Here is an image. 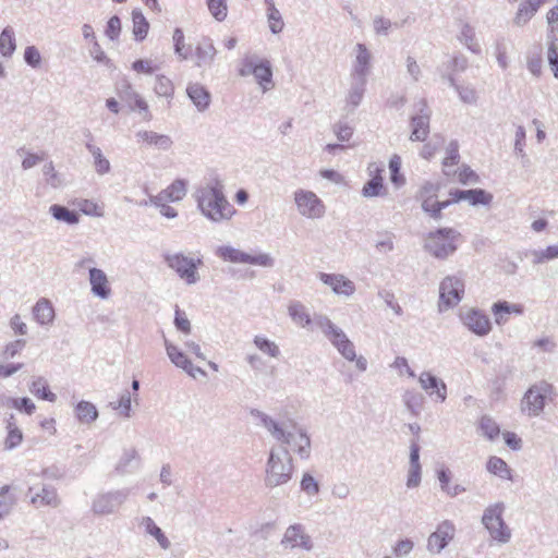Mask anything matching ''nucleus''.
<instances>
[{
  "mask_svg": "<svg viewBox=\"0 0 558 558\" xmlns=\"http://www.w3.org/2000/svg\"><path fill=\"white\" fill-rule=\"evenodd\" d=\"M194 197L202 215L213 222L228 221L235 214L234 207L229 203L219 184H207L197 189Z\"/></svg>",
  "mask_w": 558,
  "mask_h": 558,
  "instance_id": "obj_1",
  "label": "nucleus"
},
{
  "mask_svg": "<svg viewBox=\"0 0 558 558\" xmlns=\"http://www.w3.org/2000/svg\"><path fill=\"white\" fill-rule=\"evenodd\" d=\"M252 414L260 421V424L277 440L292 448V450L303 460H307L311 456V439L303 428L296 432L287 430L283 424L278 423L266 413L254 410Z\"/></svg>",
  "mask_w": 558,
  "mask_h": 558,
  "instance_id": "obj_2",
  "label": "nucleus"
},
{
  "mask_svg": "<svg viewBox=\"0 0 558 558\" xmlns=\"http://www.w3.org/2000/svg\"><path fill=\"white\" fill-rule=\"evenodd\" d=\"M293 459L286 447L271 448L265 469V486L275 488L286 485L292 478Z\"/></svg>",
  "mask_w": 558,
  "mask_h": 558,
  "instance_id": "obj_3",
  "label": "nucleus"
},
{
  "mask_svg": "<svg viewBox=\"0 0 558 558\" xmlns=\"http://www.w3.org/2000/svg\"><path fill=\"white\" fill-rule=\"evenodd\" d=\"M314 326L322 331L343 359L353 362L355 345L340 327L333 324L325 314L314 315Z\"/></svg>",
  "mask_w": 558,
  "mask_h": 558,
  "instance_id": "obj_4",
  "label": "nucleus"
},
{
  "mask_svg": "<svg viewBox=\"0 0 558 558\" xmlns=\"http://www.w3.org/2000/svg\"><path fill=\"white\" fill-rule=\"evenodd\" d=\"M461 240V233L453 228H439L427 234L424 248L435 258L446 259L452 255Z\"/></svg>",
  "mask_w": 558,
  "mask_h": 558,
  "instance_id": "obj_5",
  "label": "nucleus"
},
{
  "mask_svg": "<svg viewBox=\"0 0 558 558\" xmlns=\"http://www.w3.org/2000/svg\"><path fill=\"white\" fill-rule=\"evenodd\" d=\"M505 505L497 502L488 506L483 513L482 523L490 537L499 544H507L511 539V530L502 519Z\"/></svg>",
  "mask_w": 558,
  "mask_h": 558,
  "instance_id": "obj_6",
  "label": "nucleus"
},
{
  "mask_svg": "<svg viewBox=\"0 0 558 558\" xmlns=\"http://www.w3.org/2000/svg\"><path fill=\"white\" fill-rule=\"evenodd\" d=\"M165 262L186 284L192 286L199 281L197 268L203 264L201 258H192L183 253H174L165 255Z\"/></svg>",
  "mask_w": 558,
  "mask_h": 558,
  "instance_id": "obj_7",
  "label": "nucleus"
},
{
  "mask_svg": "<svg viewBox=\"0 0 558 558\" xmlns=\"http://www.w3.org/2000/svg\"><path fill=\"white\" fill-rule=\"evenodd\" d=\"M293 201L301 217L316 220L323 218L326 214L324 202L313 191L298 189L293 193Z\"/></svg>",
  "mask_w": 558,
  "mask_h": 558,
  "instance_id": "obj_8",
  "label": "nucleus"
},
{
  "mask_svg": "<svg viewBox=\"0 0 558 558\" xmlns=\"http://www.w3.org/2000/svg\"><path fill=\"white\" fill-rule=\"evenodd\" d=\"M129 496V489H117L100 492L92 499L90 510L93 514L105 517L116 513L125 502Z\"/></svg>",
  "mask_w": 558,
  "mask_h": 558,
  "instance_id": "obj_9",
  "label": "nucleus"
},
{
  "mask_svg": "<svg viewBox=\"0 0 558 558\" xmlns=\"http://www.w3.org/2000/svg\"><path fill=\"white\" fill-rule=\"evenodd\" d=\"M553 393V386L546 381H539L532 385L521 401V411L529 416H538L544 408L546 400Z\"/></svg>",
  "mask_w": 558,
  "mask_h": 558,
  "instance_id": "obj_10",
  "label": "nucleus"
},
{
  "mask_svg": "<svg viewBox=\"0 0 558 558\" xmlns=\"http://www.w3.org/2000/svg\"><path fill=\"white\" fill-rule=\"evenodd\" d=\"M463 295V278L456 275L445 277L439 284V311L444 312L454 307L462 301Z\"/></svg>",
  "mask_w": 558,
  "mask_h": 558,
  "instance_id": "obj_11",
  "label": "nucleus"
},
{
  "mask_svg": "<svg viewBox=\"0 0 558 558\" xmlns=\"http://www.w3.org/2000/svg\"><path fill=\"white\" fill-rule=\"evenodd\" d=\"M281 546L288 550L312 551L314 543L304 525L294 523L289 525L281 538Z\"/></svg>",
  "mask_w": 558,
  "mask_h": 558,
  "instance_id": "obj_12",
  "label": "nucleus"
},
{
  "mask_svg": "<svg viewBox=\"0 0 558 558\" xmlns=\"http://www.w3.org/2000/svg\"><path fill=\"white\" fill-rule=\"evenodd\" d=\"M456 533L454 523L451 520H442L427 537V551L432 555L440 554L454 539Z\"/></svg>",
  "mask_w": 558,
  "mask_h": 558,
  "instance_id": "obj_13",
  "label": "nucleus"
},
{
  "mask_svg": "<svg viewBox=\"0 0 558 558\" xmlns=\"http://www.w3.org/2000/svg\"><path fill=\"white\" fill-rule=\"evenodd\" d=\"M416 113L411 118L412 132L410 140L423 142L429 133L430 110L425 99L415 104Z\"/></svg>",
  "mask_w": 558,
  "mask_h": 558,
  "instance_id": "obj_14",
  "label": "nucleus"
},
{
  "mask_svg": "<svg viewBox=\"0 0 558 558\" xmlns=\"http://www.w3.org/2000/svg\"><path fill=\"white\" fill-rule=\"evenodd\" d=\"M462 324L473 333L480 337L488 335L492 330V324L488 316L482 311L471 307L460 312Z\"/></svg>",
  "mask_w": 558,
  "mask_h": 558,
  "instance_id": "obj_15",
  "label": "nucleus"
},
{
  "mask_svg": "<svg viewBox=\"0 0 558 558\" xmlns=\"http://www.w3.org/2000/svg\"><path fill=\"white\" fill-rule=\"evenodd\" d=\"M318 278L339 296L350 298L356 290L354 282L342 274L319 272Z\"/></svg>",
  "mask_w": 558,
  "mask_h": 558,
  "instance_id": "obj_16",
  "label": "nucleus"
},
{
  "mask_svg": "<svg viewBox=\"0 0 558 558\" xmlns=\"http://www.w3.org/2000/svg\"><path fill=\"white\" fill-rule=\"evenodd\" d=\"M354 60L352 62L350 77L367 80L372 68V53L364 44H356L353 48Z\"/></svg>",
  "mask_w": 558,
  "mask_h": 558,
  "instance_id": "obj_17",
  "label": "nucleus"
},
{
  "mask_svg": "<svg viewBox=\"0 0 558 558\" xmlns=\"http://www.w3.org/2000/svg\"><path fill=\"white\" fill-rule=\"evenodd\" d=\"M165 347L168 357L177 367L182 368L193 378H196L197 375H205L201 367L194 366L185 353L167 339L165 340Z\"/></svg>",
  "mask_w": 558,
  "mask_h": 558,
  "instance_id": "obj_18",
  "label": "nucleus"
},
{
  "mask_svg": "<svg viewBox=\"0 0 558 558\" xmlns=\"http://www.w3.org/2000/svg\"><path fill=\"white\" fill-rule=\"evenodd\" d=\"M88 281L90 284V292L93 295L107 300L111 295V287L108 276L102 269L90 267L88 269Z\"/></svg>",
  "mask_w": 558,
  "mask_h": 558,
  "instance_id": "obj_19",
  "label": "nucleus"
},
{
  "mask_svg": "<svg viewBox=\"0 0 558 558\" xmlns=\"http://www.w3.org/2000/svg\"><path fill=\"white\" fill-rule=\"evenodd\" d=\"M135 138L138 144L154 147L159 150H169L173 145L169 135L159 134L151 130H138L135 133Z\"/></svg>",
  "mask_w": 558,
  "mask_h": 558,
  "instance_id": "obj_20",
  "label": "nucleus"
},
{
  "mask_svg": "<svg viewBox=\"0 0 558 558\" xmlns=\"http://www.w3.org/2000/svg\"><path fill=\"white\" fill-rule=\"evenodd\" d=\"M454 203L466 201L472 206H488L493 201V194L483 189L454 190L450 192Z\"/></svg>",
  "mask_w": 558,
  "mask_h": 558,
  "instance_id": "obj_21",
  "label": "nucleus"
},
{
  "mask_svg": "<svg viewBox=\"0 0 558 558\" xmlns=\"http://www.w3.org/2000/svg\"><path fill=\"white\" fill-rule=\"evenodd\" d=\"M186 95L198 112H205L211 102V94L201 83H190L186 87Z\"/></svg>",
  "mask_w": 558,
  "mask_h": 558,
  "instance_id": "obj_22",
  "label": "nucleus"
},
{
  "mask_svg": "<svg viewBox=\"0 0 558 558\" xmlns=\"http://www.w3.org/2000/svg\"><path fill=\"white\" fill-rule=\"evenodd\" d=\"M367 80L350 77V87L345 97V106L349 112H353L362 102Z\"/></svg>",
  "mask_w": 558,
  "mask_h": 558,
  "instance_id": "obj_23",
  "label": "nucleus"
},
{
  "mask_svg": "<svg viewBox=\"0 0 558 558\" xmlns=\"http://www.w3.org/2000/svg\"><path fill=\"white\" fill-rule=\"evenodd\" d=\"M418 383H420L422 389H424L426 391L432 390L430 395L435 393L437 400H439L440 402H444L446 400V398H447L446 384L441 379L434 376L432 373H429V372L421 373V375L418 377Z\"/></svg>",
  "mask_w": 558,
  "mask_h": 558,
  "instance_id": "obj_24",
  "label": "nucleus"
},
{
  "mask_svg": "<svg viewBox=\"0 0 558 558\" xmlns=\"http://www.w3.org/2000/svg\"><path fill=\"white\" fill-rule=\"evenodd\" d=\"M547 0H522L519 4L513 23L517 26L525 25Z\"/></svg>",
  "mask_w": 558,
  "mask_h": 558,
  "instance_id": "obj_25",
  "label": "nucleus"
},
{
  "mask_svg": "<svg viewBox=\"0 0 558 558\" xmlns=\"http://www.w3.org/2000/svg\"><path fill=\"white\" fill-rule=\"evenodd\" d=\"M288 315L301 328H310L314 324V317H311L307 307L300 301H291L288 304Z\"/></svg>",
  "mask_w": 558,
  "mask_h": 558,
  "instance_id": "obj_26",
  "label": "nucleus"
},
{
  "mask_svg": "<svg viewBox=\"0 0 558 558\" xmlns=\"http://www.w3.org/2000/svg\"><path fill=\"white\" fill-rule=\"evenodd\" d=\"M254 77L264 93L272 89L275 86L272 80V68L270 62L266 59L259 58L255 68Z\"/></svg>",
  "mask_w": 558,
  "mask_h": 558,
  "instance_id": "obj_27",
  "label": "nucleus"
},
{
  "mask_svg": "<svg viewBox=\"0 0 558 558\" xmlns=\"http://www.w3.org/2000/svg\"><path fill=\"white\" fill-rule=\"evenodd\" d=\"M33 317L40 326L52 324L54 319V308L52 303L48 299H39L33 306Z\"/></svg>",
  "mask_w": 558,
  "mask_h": 558,
  "instance_id": "obj_28",
  "label": "nucleus"
},
{
  "mask_svg": "<svg viewBox=\"0 0 558 558\" xmlns=\"http://www.w3.org/2000/svg\"><path fill=\"white\" fill-rule=\"evenodd\" d=\"M217 54L213 40L210 38H203L195 48L196 65H210Z\"/></svg>",
  "mask_w": 558,
  "mask_h": 558,
  "instance_id": "obj_29",
  "label": "nucleus"
},
{
  "mask_svg": "<svg viewBox=\"0 0 558 558\" xmlns=\"http://www.w3.org/2000/svg\"><path fill=\"white\" fill-rule=\"evenodd\" d=\"M31 502L35 507L49 506L56 508L60 505L57 489L52 486H43V488L32 495Z\"/></svg>",
  "mask_w": 558,
  "mask_h": 558,
  "instance_id": "obj_30",
  "label": "nucleus"
},
{
  "mask_svg": "<svg viewBox=\"0 0 558 558\" xmlns=\"http://www.w3.org/2000/svg\"><path fill=\"white\" fill-rule=\"evenodd\" d=\"M85 147L94 159L93 167L96 173L99 175L109 173L111 170L110 161L102 155L101 149L90 141L85 144Z\"/></svg>",
  "mask_w": 558,
  "mask_h": 558,
  "instance_id": "obj_31",
  "label": "nucleus"
},
{
  "mask_svg": "<svg viewBox=\"0 0 558 558\" xmlns=\"http://www.w3.org/2000/svg\"><path fill=\"white\" fill-rule=\"evenodd\" d=\"M49 214L59 222L68 226H75L80 222V215L75 210L59 204H53L49 207Z\"/></svg>",
  "mask_w": 558,
  "mask_h": 558,
  "instance_id": "obj_32",
  "label": "nucleus"
},
{
  "mask_svg": "<svg viewBox=\"0 0 558 558\" xmlns=\"http://www.w3.org/2000/svg\"><path fill=\"white\" fill-rule=\"evenodd\" d=\"M141 525L144 526L145 532L147 534L155 537V539L157 541V543L159 544V546L162 549L166 550V549L170 548V546H171L170 541L165 535V533L161 531V529L159 526H157V524L150 517H144L142 519Z\"/></svg>",
  "mask_w": 558,
  "mask_h": 558,
  "instance_id": "obj_33",
  "label": "nucleus"
},
{
  "mask_svg": "<svg viewBox=\"0 0 558 558\" xmlns=\"http://www.w3.org/2000/svg\"><path fill=\"white\" fill-rule=\"evenodd\" d=\"M218 257L235 264H247L248 253L242 252L231 245L219 246L216 251Z\"/></svg>",
  "mask_w": 558,
  "mask_h": 558,
  "instance_id": "obj_34",
  "label": "nucleus"
},
{
  "mask_svg": "<svg viewBox=\"0 0 558 558\" xmlns=\"http://www.w3.org/2000/svg\"><path fill=\"white\" fill-rule=\"evenodd\" d=\"M75 415L82 424H92L98 418V410L92 402L82 400L75 407Z\"/></svg>",
  "mask_w": 558,
  "mask_h": 558,
  "instance_id": "obj_35",
  "label": "nucleus"
},
{
  "mask_svg": "<svg viewBox=\"0 0 558 558\" xmlns=\"http://www.w3.org/2000/svg\"><path fill=\"white\" fill-rule=\"evenodd\" d=\"M450 475L451 473L448 469H441L437 473V478L439 481L441 490L450 497H456L459 494L465 492V488L459 484H452V482H450Z\"/></svg>",
  "mask_w": 558,
  "mask_h": 558,
  "instance_id": "obj_36",
  "label": "nucleus"
},
{
  "mask_svg": "<svg viewBox=\"0 0 558 558\" xmlns=\"http://www.w3.org/2000/svg\"><path fill=\"white\" fill-rule=\"evenodd\" d=\"M29 391L35 397L49 402H54L57 400L56 393L49 390L47 380L44 377H37L34 379L29 385Z\"/></svg>",
  "mask_w": 558,
  "mask_h": 558,
  "instance_id": "obj_37",
  "label": "nucleus"
},
{
  "mask_svg": "<svg viewBox=\"0 0 558 558\" xmlns=\"http://www.w3.org/2000/svg\"><path fill=\"white\" fill-rule=\"evenodd\" d=\"M493 313L496 316V323L501 324L504 320V314H523V306L521 304H513L507 301H499L494 303L492 307Z\"/></svg>",
  "mask_w": 558,
  "mask_h": 558,
  "instance_id": "obj_38",
  "label": "nucleus"
},
{
  "mask_svg": "<svg viewBox=\"0 0 558 558\" xmlns=\"http://www.w3.org/2000/svg\"><path fill=\"white\" fill-rule=\"evenodd\" d=\"M253 343L257 350H259L263 354L271 357L279 359L280 356V348L279 345L268 338L257 335L253 339Z\"/></svg>",
  "mask_w": 558,
  "mask_h": 558,
  "instance_id": "obj_39",
  "label": "nucleus"
},
{
  "mask_svg": "<svg viewBox=\"0 0 558 558\" xmlns=\"http://www.w3.org/2000/svg\"><path fill=\"white\" fill-rule=\"evenodd\" d=\"M133 34L136 40H144L148 34L149 23L140 9L132 11Z\"/></svg>",
  "mask_w": 558,
  "mask_h": 558,
  "instance_id": "obj_40",
  "label": "nucleus"
},
{
  "mask_svg": "<svg viewBox=\"0 0 558 558\" xmlns=\"http://www.w3.org/2000/svg\"><path fill=\"white\" fill-rule=\"evenodd\" d=\"M154 92L158 97H165L171 100L174 95V85L169 77L159 74L155 80Z\"/></svg>",
  "mask_w": 558,
  "mask_h": 558,
  "instance_id": "obj_41",
  "label": "nucleus"
},
{
  "mask_svg": "<svg viewBox=\"0 0 558 558\" xmlns=\"http://www.w3.org/2000/svg\"><path fill=\"white\" fill-rule=\"evenodd\" d=\"M15 48L14 31L11 26H7L0 34V52L3 57H10Z\"/></svg>",
  "mask_w": 558,
  "mask_h": 558,
  "instance_id": "obj_42",
  "label": "nucleus"
},
{
  "mask_svg": "<svg viewBox=\"0 0 558 558\" xmlns=\"http://www.w3.org/2000/svg\"><path fill=\"white\" fill-rule=\"evenodd\" d=\"M486 469L489 473L499 476L502 480L511 478V470L501 458L490 457L487 461Z\"/></svg>",
  "mask_w": 558,
  "mask_h": 558,
  "instance_id": "obj_43",
  "label": "nucleus"
},
{
  "mask_svg": "<svg viewBox=\"0 0 558 558\" xmlns=\"http://www.w3.org/2000/svg\"><path fill=\"white\" fill-rule=\"evenodd\" d=\"M478 428L482 435L489 440L496 439L500 434L499 425L489 415H483L480 420Z\"/></svg>",
  "mask_w": 558,
  "mask_h": 558,
  "instance_id": "obj_44",
  "label": "nucleus"
},
{
  "mask_svg": "<svg viewBox=\"0 0 558 558\" xmlns=\"http://www.w3.org/2000/svg\"><path fill=\"white\" fill-rule=\"evenodd\" d=\"M187 182L182 179L174 180L166 190L169 202H179L186 195Z\"/></svg>",
  "mask_w": 558,
  "mask_h": 558,
  "instance_id": "obj_45",
  "label": "nucleus"
},
{
  "mask_svg": "<svg viewBox=\"0 0 558 558\" xmlns=\"http://www.w3.org/2000/svg\"><path fill=\"white\" fill-rule=\"evenodd\" d=\"M468 66V60L463 56H454L450 58L446 64V69H439L441 77L448 81V75L452 76V72L464 71Z\"/></svg>",
  "mask_w": 558,
  "mask_h": 558,
  "instance_id": "obj_46",
  "label": "nucleus"
},
{
  "mask_svg": "<svg viewBox=\"0 0 558 558\" xmlns=\"http://www.w3.org/2000/svg\"><path fill=\"white\" fill-rule=\"evenodd\" d=\"M448 83L458 92L461 101L469 105L476 102L477 95L474 88L470 86L457 85L454 78L450 74L448 75Z\"/></svg>",
  "mask_w": 558,
  "mask_h": 558,
  "instance_id": "obj_47",
  "label": "nucleus"
},
{
  "mask_svg": "<svg viewBox=\"0 0 558 558\" xmlns=\"http://www.w3.org/2000/svg\"><path fill=\"white\" fill-rule=\"evenodd\" d=\"M385 191L384 184H383V178L381 175L377 174L374 175L369 181H367L362 190V195L364 197H376L380 196L383 192Z\"/></svg>",
  "mask_w": 558,
  "mask_h": 558,
  "instance_id": "obj_48",
  "label": "nucleus"
},
{
  "mask_svg": "<svg viewBox=\"0 0 558 558\" xmlns=\"http://www.w3.org/2000/svg\"><path fill=\"white\" fill-rule=\"evenodd\" d=\"M459 40L463 43L471 51L478 52L480 47L475 43V33L472 26L463 24L460 31Z\"/></svg>",
  "mask_w": 558,
  "mask_h": 558,
  "instance_id": "obj_49",
  "label": "nucleus"
},
{
  "mask_svg": "<svg viewBox=\"0 0 558 558\" xmlns=\"http://www.w3.org/2000/svg\"><path fill=\"white\" fill-rule=\"evenodd\" d=\"M131 393L124 391L118 401H111L110 407L113 410H118L120 414L126 418L131 417Z\"/></svg>",
  "mask_w": 558,
  "mask_h": 558,
  "instance_id": "obj_50",
  "label": "nucleus"
},
{
  "mask_svg": "<svg viewBox=\"0 0 558 558\" xmlns=\"http://www.w3.org/2000/svg\"><path fill=\"white\" fill-rule=\"evenodd\" d=\"M210 14L219 22L228 14L227 0H206Z\"/></svg>",
  "mask_w": 558,
  "mask_h": 558,
  "instance_id": "obj_51",
  "label": "nucleus"
},
{
  "mask_svg": "<svg viewBox=\"0 0 558 558\" xmlns=\"http://www.w3.org/2000/svg\"><path fill=\"white\" fill-rule=\"evenodd\" d=\"M459 150H458V144L457 142H450V144L447 147V156L445 157L442 165H444V172L446 175H450L451 171L449 170L450 167L454 166L459 161Z\"/></svg>",
  "mask_w": 558,
  "mask_h": 558,
  "instance_id": "obj_52",
  "label": "nucleus"
},
{
  "mask_svg": "<svg viewBox=\"0 0 558 558\" xmlns=\"http://www.w3.org/2000/svg\"><path fill=\"white\" fill-rule=\"evenodd\" d=\"M137 457L138 453L135 448L125 449L116 465L117 472L120 474L126 473L129 466L137 459Z\"/></svg>",
  "mask_w": 558,
  "mask_h": 558,
  "instance_id": "obj_53",
  "label": "nucleus"
},
{
  "mask_svg": "<svg viewBox=\"0 0 558 558\" xmlns=\"http://www.w3.org/2000/svg\"><path fill=\"white\" fill-rule=\"evenodd\" d=\"M77 207L80 210L93 217H102L104 216V207L98 205L96 202L90 199H81L77 202Z\"/></svg>",
  "mask_w": 558,
  "mask_h": 558,
  "instance_id": "obj_54",
  "label": "nucleus"
},
{
  "mask_svg": "<svg viewBox=\"0 0 558 558\" xmlns=\"http://www.w3.org/2000/svg\"><path fill=\"white\" fill-rule=\"evenodd\" d=\"M267 21L272 34H279L282 32L284 23L278 9L267 10Z\"/></svg>",
  "mask_w": 558,
  "mask_h": 558,
  "instance_id": "obj_55",
  "label": "nucleus"
},
{
  "mask_svg": "<svg viewBox=\"0 0 558 558\" xmlns=\"http://www.w3.org/2000/svg\"><path fill=\"white\" fill-rule=\"evenodd\" d=\"M300 486L307 496L313 497L319 493V484L310 473L303 474Z\"/></svg>",
  "mask_w": 558,
  "mask_h": 558,
  "instance_id": "obj_56",
  "label": "nucleus"
},
{
  "mask_svg": "<svg viewBox=\"0 0 558 558\" xmlns=\"http://www.w3.org/2000/svg\"><path fill=\"white\" fill-rule=\"evenodd\" d=\"M8 435L4 440V449L12 450L21 445L23 440V433L19 427H12L11 430H7Z\"/></svg>",
  "mask_w": 558,
  "mask_h": 558,
  "instance_id": "obj_57",
  "label": "nucleus"
},
{
  "mask_svg": "<svg viewBox=\"0 0 558 558\" xmlns=\"http://www.w3.org/2000/svg\"><path fill=\"white\" fill-rule=\"evenodd\" d=\"M24 61L33 69L39 68L41 64L39 50L35 46H27L24 50Z\"/></svg>",
  "mask_w": 558,
  "mask_h": 558,
  "instance_id": "obj_58",
  "label": "nucleus"
},
{
  "mask_svg": "<svg viewBox=\"0 0 558 558\" xmlns=\"http://www.w3.org/2000/svg\"><path fill=\"white\" fill-rule=\"evenodd\" d=\"M121 33V20L119 16L113 15L109 19L105 34L110 40H117Z\"/></svg>",
  "mask_w": 558,
  "mask_h": 558,
  "instance_id": "obj_59",
  "label": "nucleus"
},
{
  "mask_svg": "<svg viewBox=\"0 0 558 558\" xmlns=\"http://www.w3.org/2000/svg\"><path fill=\"white\" fill-rule=\"evenodd\" d=\"M391 27L392 23L389 19L376 16L373 20V28L376 35L387 36Z\"/></svg>",
  "mask_w": 558,
  "mask_h": 558,
  "instance_id": "obj_60",
  "label": "nucleus"
},
{
  "mask_svg": "<svg viewBox=\"0 0 558 558\" xmlns=\"http://www.w3.org/2000/svg\"><path fill=\"white\" fill-rule=\"evenodd\" d=\"M438 191H439L438 184L432 183V182H425L418 190L416 198L418 201H423L424 198H436Z\"/></svg>",
  "mask_w": 558,
  "mask_h": 558,
  "instance_id": "obj_61",
  "label": "nucleus"
},
{
  "mask_svg": "<svg viewBox=\"0 0 558 558\" xmlns=\"http://www.w3.org/2000/svg\"><path fill=\"white\" fill-rule=\"evenodd\" d=\"M259 58L257 56H251L243 59L239 74L243 77L254 75L256 64Z\"/></svg>",
  "mask_w": 558,
  "mask_h": 558,
  "instance_id": "obj_62",
  "label": "nucleus"
},
{
  "mask_svg": "<svg viewBox=\"0 0 558 558\" xmlns=\"http://www.w3.org/2000/svg\"><path fill=\"white\" fill-rule=\"evenodd\" d=\"M26 345L25 339H16L5 344L3 349V356L14 357L19 354Z\"/></svg>",
  "mask_w": 558,
  "mask_h": 558,
  "instance_id": "obj_63",
  "label": "nucleus"
},
{
  "mask_svg": "<svg viewBox=\"0 0 558 558\" xmlns=\"http://www.w3.org/2000/svg\"><path fill=\"white\" fill-rule=\"evenodd\" d=\"M547 61L554 76L558 80V48L555 43H550L548 46Z\"/></svg>",
  "mask_w": 558,
  "mask_h": 558,
  "instance_id": "obj_64",
  "label": "nucleus"
}]
</instances>
